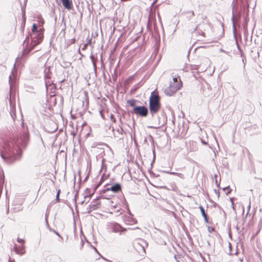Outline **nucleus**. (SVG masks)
Instances as JSON below:
<instances>
[{
	"mask_svg": "<svg viewBox=\"0 0 262 262\" xmlns=\"http://www.w3.org/2000/svg\"><path fill=\"white\" fill-rule=\"evenodd\" d=\"M30 141L28 130L21 132L19 135L14 136L5 141L1 151V156L5 161L11 164L19 160L22 155V149L25 148Z\"/></svg>",
	"mask_w": 262,
	"mask_h": 262,
	"instance_id": "nucleus-1",
	"label": "nucleus"
},
{
	"mask_svg": "<svg viewBox=\"0 0 262 262\" xmlns=\"http://www.w3.org/2000/svg\"><path fill=\"white\" fill-rule=\"evenodd\" d=\"M32 33H28L23 42V45L26 43L25 48H24L20 56H18L16 59V62L20 60H25L29 54L39 44L43 38V35L39 33L37 30V27L35 24H33L32 28Z\"/></svg>",
	"mask_w": 262,
	"mask_h": 262,
	"instance_id": "nucleus-2",
	"label": "nucleus"
},
{
	"mask_svg": "<svg viewBox=\"0 0 262 262\" xmlns=\"http://www.w3.org/2000/svg\"><path fill=\"white\" fill-rule=\"evenodd\" d=\"M161 108L160 97L156 90L151 93L149 100V110L151 116L157 114Z\"/></svg>",
	"mask_w": 262,
	"mask_h": 262,
	"instance_id": "nucleus-3",
	"label": "nucleus"
},
{
	"mask_svg": "<svg viewBox=\"0 0 262 262\" xmlns=\"http://www.w3.org/2000/svg\"><path fill=\"white\" fill-rule=\"evenodd\" d=\"M9 83L10 84V96H9V104L10 107V111L13 112L15 110V88L14 84L11 79V76H9Z\"/></svg>",
	"mask_w": 262,
	"mask_h": 262,
	"instance_id": "nucleus-4",
	"label": "nucleus"
},
{
	"mask_svg": "<svg viewBox=\"0 0 262 262\" xmlns=\"http://www.w3.org/2000/svg\"><path fill=\"white\" fill-rule=\"evenodd\" d=\"M129 113L138 115L141 117H146L148 114V109L144 105L137 106L130 110Z\"/></svg>",
	"mask_w": 262,
	"mask_h": 262,
	"instance_id": "nucleus-5",
	"label": "nucleus"
},
{
	"mask_svg": "<svg viewBox=\"0 0 262 262\" xmlns=\"http://www.w3.org/2000/svg\"><path fill=\"white\" fill-rule=\"evenodd\" d=\"M109 185L108 183L105 185L104 189L101 191L102 193H105L108 191H112L114 193H117L121 190V185L119 183H115L112 184L110 187H107Z\"/></svg>",
	"mask_w": 262,
	"mask_h": 262,
	"instance_id": "nucleus-6",
	"label": "nucleus"
},
{
	"mask_svg": "<svg viewBox=\"0 0 262 262\" xmlns=\"http://www.w3.org/2000/svg\"><path fill=\"white\" fill-rule=\"evenodd\" d=\"M51 75L52 72L50 70V67H45L44 69V79L45 85L47 89H48L49 86H51L52 84H53L51 80Z\"/></svg>",
	"mask_w": 262,
	"mask_h": 262,
	"instance_id": "nucleus-7",
	"label": "nucleus"
},
{
	"mask_svg": "<svg viewBox=\"0 0 262 262\" xmlns=\"http://www.w3.org/2000/svg\"><path fill=\"white\" fill-rule=\"evenodd\" d=\"M148 246V243L143 239H139L138 242L135 245V248L139 253L142 252L144 253H145V247Z\"/></svg>",
	"mask_w": 262,
	"mask_h": 262,
	"instance_id": "nucleus-8",
	"label": "nucleus"
},
{
	"mask_svg": "<svg viewBox=\"0 0 262 262\" xmlns=\"http://www.w3.org/2000/svg\"><path fill=\"white\" fill-rule=\"evenodd\" d=\"M100 197L98 196L97 198L92 201L90 204L87 207V213H90L92 210H97L100 207L101 202L99 200Z\"/></svg>",
	"mask_w": 262,
	"mask_h": 262,
	"instance_id": "nucleus-9",
	"label": "nucleus"
},
{
	"mask_svg": "<svg viewBox=\"0 0 262 262\" xmlns=\"http://www.w3.org/2000/svg\"><path fill=\"white\" fill-rule=\"evenodd\" d=\"M234 1H235V0H233L232 3V5H232V17H231V20H232V22L233 32V34H234V37L235 39L236 43V45H237V49L241 52V56L243 57L244 53H243L242 50H241V47L238 45V43H237V39H236V35H235V21H234V10L235 9V5H234Z\"/></svg>",
	"mask_w": 262,
	"mask_h": 262,
	"instance_id": "nucleus-10",
	"label": "nucleus"
},
{
	"mask_svg": "<svg viewBox=\"0 0 262 262\" xmlns=\"http://www.w3.org/2000/svg\"><path fill=\"white\" fill-rule=\"evenodd\" d=\"M111 230L114 233H119L120 235L123 234V232L127 231V229L122 227L117 223H113L111 224Z\"/></svg>",
	"mask_w": 262,
	"mask_h": 262,
	"instance_id": "nucleus-11",
	"label": "nucleus"
},
{
	"mask_svg": "<svg viewBox=\"0 0 262 262\" xmlns=\"http://www.w3.org/2000/svg\"><path fill=\"white\" fill-rule=\"evenodd\" d=\"M158 126L151 127L152 128L157 129L165 125L167 123V117L166 114L164 112L162 113L160 116L158 117Z\"/></svg>",
	"mask_w": 262,
	"mask_h": 262,
	"instance_id": "nucleus-12",
	"label": "nucleus"
},
{
	"mask_svg": "<svg viewBox=\"0 0 262 262\" xmlns=\"http://www.w3.org/2000/svg\"><path fill=\"white\" fill-rule=\"evenodd\" d=\"M178 90L179 86H178L177 89H174L169 85V86L165 89L164 93L167 96H171Z\"/></svg>",
	"mask_w": 262,
	"mask_h": 262,
	"instance_id": "nucleus-13",
	"label": "nucleus"
},
{
	"mask_svg": "<svg viewBox=\"0 0 262 262\" xmlns=\"http://www.w3.org/2000/svg\"><path fill=\"white\" fill-rule=\"evenodd\" d=\"M25 246L22 245L20 247H18L16 244L14 245V251L17 254L23 255L25 253Z\"/></svg>",
	"mask_w": 262,
	"mask_h": 262,
	"instance_id": "nucleus-14",
	"label": "nucleus"
},
{
	"mask_svg": "<svg viewBox=\"0 0 262 262\" xmlns=\"http://www.w3.org/2000/svg\"><path fill=\"white\" fill-rule=\"evenodd\" d=\"M63 6L68 10H70L73 8L72 0H60Z\"/></svg>",
	"mask_w": 262,
	"mask_h": 262,
	"instance_id": "nucleus-15",
	"label": "nucleus"
},
{
	"mask_svg": "<svg viewBox=\"0 0 262 262\" xmlns=\"http://www.w3.org/2000/svg\"><path fill=\"white\" fill-rule=\"evenodd\" d=\"M90 58L92 61V64L93 66V68H94V71L95 74V75H96V73H97L96 62L97 61V59L95 58L94 55H93L92 54L90 55Z\"/></svg>",
	"mask_w": 262,
	"mask_h": 262,
	"instance_id": "nucleus-16",
	"label": "nucleus"
},
{
	"mask_svg": "<svg viewBox=\"0 0 262 262\" xmlns=\"http://www.w3.org/2000/svg\"><path fill=\"white\" fill-rule=\"evenodd\" d=\"M22 23L21 24V26L20 28V31L22 33H24V30H25V23H26V17H25V12H23V16H22Z\"/></svg>",
	"mask_w": 262,
	"mask_h": 262,
	"instance_id": "nucleus-17",
	"label": "nucleus"
},
{
	"mask_svg": "<svg viewBox=\"0 0 262 262\" xmlns=\"http://www.w3.org/2000/svg\"><path fill=\"white\" fill-rule=\"evenodd\" d=\"M170 86H171L172 88H173L174 89H177L178 86H179V90L181 88L182 86V82L181 81H178V82L175 83V82H170L169 84Z\"/></svg>",
	"mask_w": 262,
	"mask_h": 262,
	"instance_id": "nucleus-18",
	"label": "nucleus"
},
{
	"mask_svg": "<svg viewBox=\"0 0 262 262\" xmlns=\"http://www.w3.org/2000/svg\"><path fill=\"white\" fill-rule=\"evenodd\" d=\"M137 101V100L132 99L128 100L127 101V103L128 104H129L130 106L134 108L135 107L137 106V105H136V102Z\"/></svg>",
	"mask_w": 262,
	"mask_h": 262,
	"instance_id": "nucleus-19",
	"label": "nucleus"
},
{
	"mask_svg": "<svg viewBox=\"0 0 262 262\" xmlns=\"http://www.w3.org/2000/svg\"><path fill=\"white\" fill-rule=\"evenodd\" d=\"M169 174H171V175L177 176L181 179H185V176L181 173L176 172H169Z\"/></svg>",
	"mask_w": 262,
	"mask_h": 262,
	"instance_id": "nucleus-20",
	"label": "nucleus"
},
{
	"mask_svg": "<svg viewBox=\"0 0 262 262\" xmlns=\"http://www.w3.org/2000/svg\"><path fill=\"white\" fill-rule=\"evenodd\" d=\"M223 190L224 191H227V192H226V195H228L231 191V189L230 187L229 186H228L227 187H224L223 188Z\"/></svg>",
	"mask_w": 262,
	"mask_h": 262,
	"instance_id": "nucleus-21",
	"label": "nucleus"
},
{
	"mask_svg": "<svg viewBox=\"0 0 262 262\" xmlns=\"http://www.w3.org/2000/svg\"><path fill=\"white\" fill-rule=\"evenodd\" d=\"M94 192L91 194H87L84 196V200L82 201L81 203L83 204L84 202L86 200V199H89L88 202H89L90 198H91L92 195L93 194Z\"/></svg>",
	"mask_w": 262,
	"mask_h": 262,
	"instance_id": "nucleus-22",
	"label": "nucleus"
},
{
	"mask_svg": "<svg viewBox=\"0 0 262 262\" xmlns=\"http://www.w3.org/2000/svg\"><path fill=\"white\" fill-rule=\"evenodd\" d=\"M36 136L37 138V139L42 143V145L45 146L44 142L39 132H38L37 134H36Z\"/></svg>",
	"mask_w": 262,
	"mask_h": 262,
	"instance_id": "nucleus-23",
	"label": "nucleus"
},
{
	"mask_svg": "<svg viewBox=\"0 0 262 262\" xmlns=\"http://www.w3.org/2000/svg\"><path fill=\"white\" fill-rule=\"evenodd\" d=\"M60 189H58L57 191L56 195V201L57 202H60V199L59 198L60 193Z\"/></svg>",
	"mask_w": 262,
	"mask_h": 262,
	"instance_id": "nucleus-24",
	"label": "nucleus"
},
{
	"mask_svg": "<svg viewBox=\"0 0 262 262\" xmlns=\"http://www.w3.org/2000/svg\"><path fill=\"white\" fill-rule=\"evenodd\" d=\"M127 218H128V220H126V221H128L129 222V224H136L137 222V220L135 219H134V218L129 219V217H127Z\"/></svg>",
	"mask_w": 262,
	"mask_h": 262,
	"instance_id": "nucleus-25",
	"label": "nucleus"
},
{
	"mask_svg": "<svg viewBox=\"0 0 262 262\" xmlns=\"http://www.w3.org/2000/svg\"><path fill=\"white\" fill-rule=\"evenodd\" d=\"M116 130V132L119 135H123V133H124L123 129L121 126H119V127L117 128Z\"/></svg>",
	"mask_w": 262,
	"mask_h": 262,
	"instance_id": "nucleus-26",
	"label": "nucleus"
},
{
	"mask_svg": "<svg viewBox=\"0 0 262 262\" xmlns=\"http://www.w3.org/2000/svg\"><path fill=\"white\" fill-rule=\"evenodd\" d=\"M199 208L200 209L201 214L203 216L205 215H207V214L205 213V209H204L203 207L202 206H200Z\"/></svg>",
	"mask_w": 262,
	"mask_h": 262,
	"instance_id": "nucleus-27",
	"label": "nucleus"
},
{
	"mask_svg": "<svg viewBox=\"0 0 262 262\" xmlns=\"http://www.w3.org/2000/svg\"><path fill=\"white\" fill-rule=\"evenodd\" d=\"M173 81H171L170 82H175L177 83L179 81H181L180 77L178 76L177 77H173Z\"/></svg>",
	"mask_w": 262,
	"mask_h": 262,
	"instance_id": "nucleus-28",
	"label": "nucleus"
},
{
	"mask_svg": "<svg viewBox=\"0 0 262 262\" xmlns=\"http://www.w3.org/2000/svg\"><path fill=\"white\" fill-rule=\"evenodd\" d=\"M110 205L113 208H116L117 207V203H114L113 201H109Z\"/></svg>",
	"mask_w": 262,
	"mask_h": 262,
	"instance_id": "nucleus-29",
	"label": "nucleus"
},
{
	"mask_svg": "<svg viewBox=\"0 0 262 262\" xmlns=\"http://www.w3.org/2000/svg\"><path fill=\"white\" fill-rule=\"evenodd\" d=\"M17 242L20 244H21L23 245H24V244L25 243V241L24 239H21V238H20L19 237H18L17 238Z\"/></svg>",
	"mask_w": 262,
	"mask_h": 262,
	"instance_id": "nucleus-30",
	"label": "nucleus"
},
{
	"mask_svg": "<svg viewBox=\"0 0 262 262\" xmlns=\"http://www.w3.org/2000/svg\"><path fill=\"white\" fill-rule=\"evenodd\" d=\"M22 210H23V208L21 207L20 205L18 208H14V212H16L21 211Z\"/></svg>",
	"mask_w": 262,
	"mask_h": 262,
	"instance_id": "nucleus-31",
	"label": "nucleus"
},
{
	"mask_svg": "<svg viewBox=\"0 0 262 262\" xmlns=\"http://www.w3.org/2000/svg\"><path fill=\"white\" fill-rule=\"evenodd\" d=\"M101 184V182H99L98 184H97L94 188V191H96L98 189V188Z\"/></svg>",
	"mask_w": 262,
	"mask_h": 262,
	"instance_id": "nucleus-32",
	"label": "nucleus"
},
{
	"mask_svg": "<svg viewBox=\"0 0 262 262\" xmlns=\"http://www.w3.org/2000/svg\"><path fill=\"white\" fill-rule=\"evenodd\" d=\"M110 118L111 119V120L114 122H116V118H115V116L113 114H111V116H110Z\"/></svg>",
	"mask_w": 262,
	"mask_h": 262,
	"instance_id": "nucleus-33",
	"label": "nucleus"
},
{
	"mask_svg": "<svg viewBox=\"0 0 262 262\" xmlns=\"http://www.w3.org/2000/svg\"><path fill=\"white\" fill-rule=\"evenodd\" d=\"M50 231H53L55 234H56L57 236H58L59 237H60L61 238H62V237L60 236V235L59 234V233L57 232L56 231H55V230H50Z\"/></svg>",
	"mask_w": 262,
	"mask_h": 262,
	"instance_id": "nucleus-34",
	"label": "nucleus"
},
{
	"mask_svg": "<svg viewBox=\"0 0 262 262\" xmlns=\"http://www.w3.org/2000/svg\"><path fill=\"white\" fill-rule=\"evenodd\" d=\"M214 191L215 193L216 194L217 198H219L220 196L219 190L215 189H214Z\"/></svg>",
	"mask_w": 262,
	"mask_h": 262,
	"instance_id": "nucleus-35",
	"label": "nucleus"
},
{
	"mask_svg": "<svg viewBox=\"0 0 262 262\" xmlns=\"http://www.w3.org/2000/svg\"><path fill=\"white\" fill-rule=\"evenodd\" d=\"M203 217L204 219L205 223H208V215H207V214L203 216Z\"/></svg>",
	"mask_w": 262,
	"mask_h": 262,
	"instance_id": "nucleus-36",
	"label": "nucleus"
},
{
	"mask_svg": "<svg viewBox=\"0 0 262 262\" xmlns=\"http://www.w3.org/2000/svg\"><path fill=\"white\" fill-rule=\"evenodd\" d=\"M214 177L215 178V184H216V185L217 187H220V183H219L217 182V179H216V178H217V176L216 175H215L214 176Z\"/></svg>",
	"mask_w": 262,
	"mask_h": 262,
	"instance_id": "nucleus-37",
	"label": "nucleus"
},
{
	"mask_svg": "<svg viewBox=\"0 0 262 262\" xmlns=\"http://www.w3.org/2000/svg\"><path fill=\"white\" fill-rule=\"evenodd\" d=\"M99 113H100V115L101 117L103 119H104V114H103V111H102V110H100V111H99Z\"/></svg>",
	"mask_w": 262,
	"mask_h": 262,
	"instance_id": "nucleus-38",
	"label": "nucleus"
},
{
	"mask_svg": "<svg viewBox=\"0 0 262 262\" xmlns=\"http://www.w3.org/2000/svg\"><path fill=\"white\" fill-rule=\"evenodd\" d=\"M250 208H251V203L250 202L249 203L248 206V211H247V213L246 214V216H247V215H248V213L249 212V210L250 209Z\"/></svg>",
	"mask_w": 262,
	"mask_h": 262,
	"instance_id": "nucleus-39",
	"label": "nucleus"
},
{
	"mask_svg": "<svg viewBox=\"0 0 262 262\" xmlns=\"http://www.w3.org/2000/svg\"><path fill=\"white\" fill-rule=\"evenodd\" d=\"M201 142L203 144L206 145L207 144V143L203 139H201Z\"/></svg>",
	"mask_w": 262,
	"mask_h": 262,
	"instance_id": "nucleus-40",
	"label": "nucleus"
},
{
	"mask_svg": "<svg viewBox=\"0 0 262 262\" xmlns=\"http://www.w3.org/2000/svg\"><path fill=\"white\" fill-rule=\"evenodd\" d=\"M187 14H191L192 16L194 15V12L193 11H189L187 12Z\"/></svg>",
	"mask_w": 262,
	"mask_h": 262,
	"instance_id": "nucleus-41",
	"label": "nucleus"
},
{
	"mask_svg": "<svg viewBox=\"0 0 262 262\" xmlns=\"http://www.w3.org/2000/svg\"><path fill=\"white\" fill-rule=\"evenodd\" d=\"M47 217H48V215L47 214H46V216H45V220H46V222L47 223V225H48V219H47Z\"/></svg>",
	"mask_w": 262,
	"mask_h": 262,
	"instance_id": "nucleus-42",
	"label": "nucleus"
},
{
	"mask_svg": "<svg viewBox=\"0 0 262 262\" xmlns=\"http://www.w3.org/2000/svg\"><path fill=\"white\" fill-rule=\"evenodd\" d=\"M88 46V45H87V44H86V43H85V44H84V46H83V47L82 48V50H85V49H86V46Z\"/></svg>",
	"mask_w": 262,
	"mask_h": 262,
	"instance_id": "nucleus-43",
	"label": "nucleus"
},
{
	"mask_svg": "<svg viewBox=\"0 0 262 262\" xmlns=\"http://www.w3.org/2000/svg\"><path fill=\"white\" fill-rule=\"evenodd\" d=\"M250 1L251 0H245L246 4L248 6H249V3H250Z\"/></svg>",
	"mask_w": 262,
	"mask_h": 262,
	"instance_id": "nucleus-44",
	"label": "nucleus"
},
{
	"mask_svg": "<svg viewBox=\"0 0 262 262\" xmlns=\"http://www.w3.org/2000/svg\"><path fill=\"white\" fill-rule=\"evenodd\" d=\"M91 40H92L91 39H90L86 44H87V45H90L91 43Z\"/></svg>",
	"mask_w": 262,
	"mask_h": 262,
	"instance_id": "nucleus-45",
	"label": "nucleus"
},
{
	"mask_svg": "<svg viewBox=\"0 0 262 262\" xmlns=\"http://www.w3.org/2000/svg\"><path fill=\"white\" fill-rule=\"evenodd\" d=\"M103 176H102L100 179V182H101V183L103 182Z\"/></svg>",
	"mask_w": 262,
	"mask_h": 262,
	"instance_id": "nucleus-46",
	"label": "nucleus"
},
{
	"mask_svg": "<svg viewBox=\"0 0 262 262\" xmlns=\"http://www.w3.org/2000/svg\"><path fill=\"white\" fill-rule=\"evenodd\" d=\"M64 81H65V79L64 78V79H62L61 80H60V81H59V82H60V83H62Z\"/></svg>",
	"mask_w": 262,
	"mask_h": 262,
	"instance_id": "nucleus-47",
	"label": "nucleus"
},
{
	"mask_svg": "<svg viewBox=\"0 0 262 262\" xmlns=\"http://www.w3.org/2000/svg\"><path fill=\"white\" fill-rule=\"evenodd\" d=\"M78 192L77 191V192L76 193V194H75V195L74 197L77 198V197L78 196Z\"/></svg>",
	"mask_w": 262,
	"mask_h": 262,
	"instance_id": "nucleus-48",
	"label": "nucleus"
},
{
	"mask_svg": "<svg viewBox=\"0 0 262 262\" xmlns=\"http://www.w3.org/2000/svg\"><path fill=\"white\" fill-rule=\"evenodd\" d=\"M230 201H231V204H232V202H233V198H230Z\"/></svg>",
	"mask_w": 262,
	"mask_h": 262,
	"instance_id": "nucleus-49",
	"label": "nucleus"
},
{
	"mask_svg": "<svg viewBox=\"0 0 262 262\" xmlns=\"http://www.w3.org/2000/svg\"><path fill=\"white\" fill-rule=\"evenodd\" d=\"M71 135L73 136V137H74V136H75V133L72 132L71 133Z\"/></svg>",
	"mask_w": 262,
	"mask_h": 262,
	"instance_id": "nucleus-50",
	"label": "nucleus"
},
{
	"mask_svg": "<svg viewBox=\"0 0 262 262\" xmlns=\"http://www.w3.org/2000/svg\"><path fill=\"white\" fill-rule=\"evenodd\" d=\"M54 21H55V23H56L57 21V16H55L54 17Z\"/></svg>",
	"mask_w": 262,
	"mask_h": 262,
	"instance_id": "nucleus-51",
	"label": "nucleus"
},
{
	"mask_svg": "<svg viewBox=\"0 0 262 262\" xmlns=\"http://www.w3.org/2000/svg\"><path fill=\"white\" fill-rule=\"evenodd\" d=\"M231 205H232V207L233 209H234H234H235V208H234V203H233V202H232V204H231Z\"/></svg>",
	"mask_w": 262,
	"mask_h": 262,
	"instance_id": "nucleus-52",
	"label": "nucleus"
},
{
	"mask_svg": "<svg viewBox=\"0 0 262 262\" xmlns=\"http://www.w3.org/2000/svg\"><path fill=\"white\" fill-rule=\"evenodd\" d=\"M8 262H15V261H14V260H12L11 258H10Z\"/></svg>",
	"mask_w": 262,
	"mask_h": 262,
	"instance_id": "nucleus-53",
	"label": "nucleus"
},
{
	"mask_svg": "<svg viewBox=\"0 0 262 262\" xmlns=\"http://www.w3.org/2000/svg\"><path fill=\"white\" fill-rule=\"evenodd\" d=\"M76 201H77V198H74V201L75 203H76Z\"/></svg>",
	"mask_w": 262,
	"mask_h": 262,
	"instance_id": "nucleus-54",
	"label": "nucleus"
},
{
	"mask_svg": "<svg viewBox=\"0 0 262 262\" xmlns=\"http://www.w3.org/2000/svg\"><path fill=\"white\" fill-rule=\"evenodd\" d=\"M90 189L87 188V189L85 190V191H86V192H90Z\"/></svg>",
	"mask_w": 262,
	"mask_h": 262,
	"instance_id": "nucleus-55",
	"label": "nucleus"
},
{
	"mask_svg": "<svg viewBox=\"0 0 262 262\" xmlns=\"http://www.w3.org/2000/svg\"><path fill=\"white\" fill-rule=\"evenodd\" d=\"M242 61H243V63L244 64V66H245V60H244V58L242 59Z\"/></svg>",
	"mask_w": 262,
	"mask_h": 262,
	"instance_id": "nucleus-56",
	"label": "nucleus"
},
{
	"mask_svg": "<svg viewBox=\"0 0 262 262\" xmlns=\"http://www.w3.org/2000/svg\"><path fill=\"white\" fill-rule=\"evenodd\" d=\"M201 35L203 36H205V33L202 32V33H201Z\"/></svg>",
	"mask_w": 262,
	"mask_h": 262,
	"instance_id": "nucleus-57",
	"label": "nucleus"
},
{
	"mask_svg": "<svg viewBox=\"0 0 262 262\" xmlns=\"http://www.w3.org/2000/svg\"><path fill=\"white\" fill-rule=\"evenodd\" d=\"M231 244L229 243V248L231 249Z\"/></svg>",
	"mask_w": 262,
	"mask_h": 262,
	"instance_id": "nucleus-58",
	"label": "nucleus"
},
{
	"mask_svg": "<svg viewBox=\"0 0 262 262\" xmlns=\"http://www.w3.org/2000/svg\"><path fill=\"white\" fill-rule=\"evenodd\" d=\"M103 258L104 259H105V260H107V262H112L111 260H108V259H105L104 258Z\"/></svg>",
	"mask_w": 262,
	"mask_h": 262,
	"instance_id": "nucleus-59",
	"label": "nucleus"
},
{
	"mask_svg": "<svg viewBox=\"0 0 262 262\" xmlns=\"http://www.w3.org/2000/svg\"><path fill=\"white\" fill-rule=\"evenodd\" d=\"M171 171H165L164 172L165 173H169V172H170Z\"/></svg>",
	"mask_w": 262,
	"mask_h": 262,
	"instance_id": "nucleus-60",
	"label": "nucleus"
},
{
	"mask_svg": "<svg viewBox=\"0 0 262 262\" xmlns=\"http://www.w3.org/2000/svg\"><path fill=\"white\" fill-rule=\"evenodd\" d=\"M197 28H198V26H196V27L194 28V30H193V32H194V31H195L196 30Z\"/></svg>",
	"mask_w": 262,
	"mask_h": 262,
	"instance_id": "nucleus-61",
	"label": "nucleus"
},
{
	"mask_svg": "<svg viewBox=\"0 0 262 262\" xmlns=\"http://www.w3.org/2000/svg\"><path fill=\"white\" fill-rule=\"evenodd\" d=\"M78 52H79V53L81 55V56H83V55H82V54L80 53V49H79Z\"/></svg>",
	"mask_w": 262,
	"mask_h": 262,
	"instance_id": "nucleus-62",
	"label": "nucleus"
},
{
	"mask_svg": "<svg viewBox=\"0 0 262 262\" xmlns=\"http://www.w3.org/2000/svg\"><path fill=\"white\" fill-rule=\"evenodd\" d=\"M198 67H199V66H196V68H195V70L198 69Z\"/></svg>",
	"mask_w": 262,
	"mask_h": 262,
	"instance_id": "nucleus-63",
	"label": "nucleus"
},
{
	"mask_svg": "<svg viewBox=\"0 0 262 262\" xmlns=\"http://www.w3.org/2000/svg\"><path fill=\"white\" fill-rule=\"evenodd\" d=\"M8 212H9V208L7 209V213H8Z\"/></svg>",
	"mask_w": 262,
	"mask_h": 262,
	"instance_id": "nucleus-64",
	"label": "nucleus"
}]
</instances>
